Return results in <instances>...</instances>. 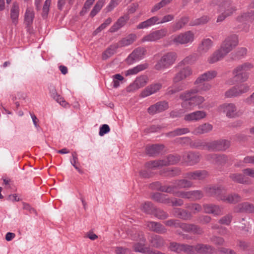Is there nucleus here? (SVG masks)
I'll return each mask as SVG.
<instances>
[{
  "mask_svg": "<svg viewBox=\"0 0 254 254\" xmlns=\"http://www.w3.org/2000/svg\"><path fill=\"white\" fill-rule=\"evenodd\" d=\"M213 45V41L210 39H203L198 46V52L200 54H204L212 47Z\"/></svg>",
  "mask_w": 254,
  "mask_h": 254,
  "instance_id": "25",
  "label": "nucleus"
},
{
  "mask_svg": "<svg viewBox=\"0 0 254 254\" xmlns=\"http://www.w3.org/2000/svg\"><path fill=\"white\" fill-rule=\"evenodd\" d=\"M174 213L176 216L184 220L190 219L192 217L190 212L182 209H175Z\"/></svg>",
  "mask_w": 254,
  "mask_h": 254,
  "instance_id": "38",
  "label": "nucleus"
},
{
  "mask_svg": "<svg viewBox=\"0 0 254 254\" xmlns=\"http://www.w3.org/2000/svg\"><path fill=\"white\" fill-rule=\"evenodd\" d=\"M195 85L194 89L198 90V93L209 91L212 87L211 85L208 83H202Z\"/></svg>",
  "mask_w": 254,
  "mask_h": 254,
  "instance_id": "54",
  "label": "nucleus"
},
{
  "mask_svg": "<svg viewBox=\"0 0 254 254\" xmlns=\"http://www.w3.org/2000/svg\"><path fill=\"white\" fill-rule=\"evenodd\" d=\"M139 238V240L140 241V243H138L134 245V250L135 252L144 253L145 252L144 249V242L145 240L143 237L142 234L141 235L138 234Z\"/></svg>",
  "mask_w": 254,
  "mask_h": 254,
  "instance_id": "50",
  "label": "nucleus"
},
{
  "mask_svg": "<svg viewBox=\"0 0 254 254\" xmlns=\"http://www.w3.org/2000/svg\"><path fill=\"white\" fill-rule=\"evenodd\" d=\"M152 199L156 201L162 203H170V199L167 197L166 194L159 192L153 194L152 195Z\"/></svg>",
  "mask_w": 254,
  "mask_h": 254,
  "instance_id": "42",
  "label": "nucleus"
},
{
  "mask_svg": "<svg viewBox=\"0 0 254 254\" xmlns=\"http://www.w3.org/2000/svg\"><path fill=\"white\" fill-rule=\"evenodd\" d=\"M228 160V157L225 155H217L216 163L218 164H223L225 163Z\"/></svg>",
  "mask_w": 254,
  "mask_h": 254,
  "instance_id": "64",
  "label": "nucleus"
},
{
  "mask_svg": "<svg viewBox=\"0 0 254 254\" xmlns=\"http://www.w3.org/2000/svg\"><path fill=\"white\" fill-rule=\"evenodd\" d=\"M34 17L35 13L33 8L30 7H27L24 14V23L27 26H31L33 23Z\"/></svg>",
  "mask_w": 254,
  "mask_h": 254,
  "instance_id": "32",
  "label": "nucleus"
},
{
  "mask_svg": "<svg viewBox=\"0 0 254 254\" xmlns=\"http://www.w3.org/2000/svg\"><path fill=\"white\" fill-rule=\"evenodd\" d=\"M162 87V84L156 83L151 84L145 88L141 93L140 96L144 98L149 96L159 91Z\"/></svg>",
  "mask_w": 254,
  "mask_h": 254,
  "instance_id": "23",
  "label": "nucleus"
},
{
  "mask_svg": "<svg viewBox=\"0 0 254 254\" xmlns=\"http://www.w3.org/2000/svg\"><path fill=\"white\" fill-rule=\"evenodd\" d=\"M163 160L165 166H167L177 163L180 160V158L177 155H170Z\"/></svg>",
  "mask_w": 254,
  "mask_h": 254,
  "instance_id": "49",
  "label": "nucleus"
},
{
  "mask_svg": "<svg viewBox=\"0 0 254 254\" xmlns=\"http://www.w3.org/2000/svg\"><path fill=\"white\" fill-rule=\"evenodd\" d=\"M174 19V16L173 14H167L164 16L160 21H159V18L157 16H154L139 23L137 25L136 28L138 29L148 28L155 24H163L171 21Z\"/></svg>",
  "mask_w": 254,
  "mask_h": 254,
  "instance_id": "5",
  "label": "nucleus"
},
{
  "mask_svg": "<svg viewBox=\"0 0 254 254\" xmlns=\"http://www.w3.org/2000/svg\"><path fill=\"white\" fill-rule=\"evenodd\" d=\"M147 65L146 64H139L132 68L129 69L125 72V75L128 76L129 75L136 74L138 72L146 69Z\"/></svg>",
  "mask_w": 254,
  "mask_h": 254,
  "instance_id": "41",
  "label": "nucleus"
},
{
  "mask_svg": "<svg viewBox=\"0 0 254 254\" xmlns=\"http://www.w3.org/2000/svg\"><path fill=\"white\" fill-rule=\"evenodd\" d=\"M137 39V36L135 34H130L126 37L122 39L116 44L117 47L122 48L132 44Z\"/></svg>",
  "mask_w": 254,
  "mask_h": 254,
  "instance_id": "28",
  "label": "nucleus"
},
{
  "mask_svg": "<svg viewBox=\"0 0 254 254\" xmlns=\"http://www.w3.org/2000/svg\"><path fill=\"white\" fill-rule=\"evenodd\" d=\"M147 83V77L145 76H141L136 78L135 81L127 87V92H133L143 86Z\"/></svg>",
  "mask_w": 254,
  "mask_h": 254,
  "instance_id": "16",
  "label": "nucleus"
},
{
  "mask_svg": "<svg viewBox=\"0 0 254 254\" xmlns=\"http://www.w3.org/2000/svg\"><path fill=\"white\" fill-rule=\"evenodd\" d=\"M173 0H161L160 1L155 3L151 8L150 11L155 13L161 8L169 5Z\"/></svg>",
  "mask_w": 254,
  "mask_h": 254,
  "instance_id": "36",
  "label": "nucleus"
},
{
  "mask_svg": "<svg viewBox=\"0 0 254 254\" xmlns=\"http://www.w3.org/2000/svg\"><path fill=\"white\" fill-rule=\"evenodd\" d=\"M105 3V0H99L91 10L90 15L91 17L95 16L101 9Z\"/></svg>",
  "mask_w": 254,
  "mask_h": 254,
  "instance_id": "46",
  "label": "nucleus"
},
{
  "mask_svg": "<svg viewBox=\"0 0 254 254\" xmlns=\"http://www.w3.org/2000/svg\"><path fill=\"white\" fill-rule=\"evenodd\" d=\"M169 108L168 102L166 101L158 102L155 104L151 106L148 109V112L150 114H155L167 110Z\"/></svg>",
  "mask_w": 254,
  "mask_h": 254,
  "instance_id": "18",
  "label": "nucleus"
},
{
  "mask_svg": "<svg viewBox=\"0 0 254 254\" xmlns=\"http://www.w3.org/2000/svg\"><path fill=\"white\" fill-rule=\"evenodd\" d=\"M230 178L234 182L239 183H246L248 182L247 179L243 175L240 174H233L231 175Z\"/></svg>",
  "mask_w": 254,
  "mask_h": 254,
  "instance_id": "53",
  "label": "nucleus"
},
{
  "mask_svg": "<svg viewBox=\"0 0 254 254\" xmlns=\"http://www.w3.org/2000/svg\"><path fill=\"white\" fill-rule=\"evenodd\" d=\"M210 20V18L206 15L203 16L200 18L196 19L192 23H191V25H197L200 24H204L207 23Z\"/></svg>",
  "mask_w": 254,
  "mask_h": 254,
  "instance_id": "59",
  "label": "nucleus"
},
{
  "mask_svg": "<svg viewBox=\"0 0 254 254\" xmlns=\"http://www.w3.org/2000/svg\"><path fill=\"white\" fill-rule=\"evenodd\" d=\"M194 39V33L191 31L181 33L173 37L172 41L177 44L191 43Z\"/></svg>",
  "mask_w": 254,
  "mask_h": 254,
  "instance_id": "9",
  "label": "nucleus"
},
{
  "mask_svg": "<svg viewBox=\"0 0 254 254\" xmlns=\"http://www.w3.org/2000/svg\"><path fill=\"white\" fill-rule=\"evenodd\" d=\"M203 193L199 190L177 192V196L191 200L200 199L203 197Z\"/></svg>",
  "mask_w": 254,
  "mask_h": 254,
  "instance_id": "12",
  "label": "nucleus"
},
{
  "mask_svg": "<svg viewBox=\"0 0 254 254\" xmlns=\"http://www.w3.org/2000/svg\"><path fill=\"white\" fill-rule=\"evenodd\" d=\"M192 70L190 67L186 66L178 73H177L174 77L173 78L174 83L179 82L183 80H184L192 74Z\"/></svg>",
  "mask_w": 254,
  "mask_h": 254,
  "instance_id": "19",
  "label": "nucleus"
},
{
  "mask_svg": "<svg viewBox=\"0 0 254 254\" xmlns=\"http://www.w3.org/2000/svg\"><path fill=\"white\" fill-rule=\"evenodd\" d=\"M150 242L153 246L157 248L161 247L164 244V240L163 239L158 235H154L152 236L150 239Z\"/></svg>",
  "mask_w": 254,
  "mask_h": 254,
  "instance_id": "51",
  "label": "nucleus"
},
{
  "mask_svg": "<svg viewBox=\"0 0 254 254\" xmlns=\"http://www.w3.org/2000/svg\"><path fill=\"white\" fill-rule=\"evenodd\" d=\"M186 207L191 210L193 213L200 212L202 209L201 205L197 203L188 205Z\"/></svg>",
  "mask_w": 254,
  "mask_h": 254,
  "instance_id": "61",
  "label": "nucleus"
},
{
  "mask_svg": "<svg viewBox=\"0 0 254 254\" xmlns=\"http://www.w3.org/2000/svg\"><path fill=\"white\" fill-rule=\"evenodd\" d=\"M193 247L194 253L190 254H195L196 253L209 254L213 252V248L211 246L206 245L198 244L195 247Z\"/></svg>",
  "mask_w": 254,
  "mask_h": 254,
  "instance_id": "33",
  "label": "nucleus"
},
{
  "mask_svg": "<svg viewBox=\"0 0 254 254\" xmlns=\"http://www.w3.org/2000/svg\"><path fill=\"white\" fill-rule=\"evenodd\" d=\"M217 72L215 70H209L200 74L194 82V84H199L205 81H209L217 76Z\"/></svg>",
  "mask_w": 254,
  "mask_h": 254,
  "instance_id": "17",
  "label": "nucleus"
},
{
  "mask_svg": "<svg viewBox=\"0 0 254 254\" xmlns=\"http://www.w3.org/2000/svg\"><path fill=\"white\" fill-rule=\"evenodd\" d=\"M192 186V183L186 179H182L176 181L173 184L169 186H161L159 190L163 192L173 193L177 196V192H180L178 189L187 188H190Z\"/></svg>",
  "mask_w": 254,
  "mask_h": 254,
  "instance_id": "4",
  "label": "nucleus"
},
{
  "mask_svg": "<svg viewBox=\"0 0 254 254\" xmlns=\"http://www.w3.org/2000/svg\"><path fill=\"white\" fill-rule=\"evenodd\" d=\"M195 61V55H191L185 58L182 61L179 63L178 65L183 64H191Z\"/></svg>",
  "mask_w": 254,
  "mask_h": 254,
  "instance_id": "58",
  "label": "nucleus"
},
{
  "mask_svg": "<svg viewBox=\"0 0 254 254\" xmlns=\"http://www.w3.org/2000/svg\"><path fill=\"white\" fill-rule=\"evenodd\" d=\"M240 22L254 21V10L245 13L238 18Z\"/></svg>",
  "mask_w": 254,
  "mask_h": 254,
  "instance_id": "45",
  "label": "nucleus"
},
{
  "mask_svg": "<svg viewBox=\"0 0 254 254\" xmlns=\"http://www.w3.org/2000/svg\"><path fill=\"white\" fill-rule=\"evenodd\" d=\"M129 16L127 14H126L123 16L120 17L117 20V21L113 25V26L110 28V32H115L117 31L125 25V24L129 20Z\"/></svg>",
  "mask_w": 254,
  "mask_h": 254,
  "instance_id": "24",
  "label": "nucleus"
},
{
  "mask_svg": "<svg viewBox=\"0 0 254 254\" xmlns=\"http://www.w3.org/2000/svg\"><path fill=\"white\" fill-rule=\"evenodd\" d=\"M179 227L181 228L186 232L192 233L195 234H201L203 232L202 229L200 227L194 224L180 223Z\"/></svg>",
  "mask_w": 254,
  "mask_h": 254,
  "instance_id": "26",
  "label": "nucleus"
},
{
  "mask_svg": "<svg viewBox=\"0 0 254 254\" xmlns=\"http://www.w3.org/2000/svg\"><path fill=\"white\" fill-rule=\"evenodd\" d=\"M177 55L175 52H171L164 54L155 66L157 70L167 68L172 65L175 62Z\"/></svg>",
  "mask_w": 254,
  "mask_h": 254,
  "instance_id": "6",
  "label": "nucleus"
},
{
  "mask_svg": "<svg viewBox=\"0 0 254 254\" xmlns=\"http://www.w3.org/2000/svg\"><path fill=\"white\" fill-rule=\"evenodd\" d=\"M239 96V93L236 86L232 87L225 92V96L227 98H232Z\"/></svg>",
  "mask_w": 254,
  "mask_h": 254,
  "instance_id": "55",
  "label": "nucleus"
},
{
  "mask_svg": "<svg viewBox=\"0 0 254 254\" xmlns=\"http://www.w3.org/2000/svg\"><path fill=\"white\" fill-rule=\"evenodd\" d=\"M208 143L209 142H207L200 139H197L192 141V142L190 143V147L208 150Z\"/></svg>",
  "mask_w": 254,
  "mask_h": 254,
  "instance_id": "40",
  "label": "nucleus"
},
{
  "mask_svg": "<svg viewBox=\"0 0 254 254\" xmlns=\"http://www.w3.org/2000/svg\"><path fill=\"white\" fill-rule=\"evenodd\" d=\"M253 65L249 63H245L237 66L233 71V74L236 79H230L227 81L229 85H233L235 81L244 82L248 80L249 77L248 71L253 68Z\"/></svg>",
  "mask_w": 254,
  "mask_h": 254,
  "instance_id": "3",
  "label": "nucleus"
},
{
  "mask_svg": "<svg viewBox=\"0 0 254 254\" xmlns=\"http://www.w3.org/2000/svg\"><path fill=\"white\" fill-rule=\"evenodd\" d=\"M49 89L51 97L62 106L66 107V105L67 104V103L62 97L58 94L55 87L53 85H50Z\"/></svg>",
  "mask_w": 254,
  "mask_h": 254,
  "instance_id": "30",
  "label": "nucleus"
},
{
  "mask_svg": "<svg viewBox=\"0 0 254 254\" xmlns=\"http://www.w3.org/2000/svg\"><path fill=\"white\" fill-rule=\"evenodd\" d=\"M119 1V0H111L108 5L105 8V12L107 13L112 11L118 5Z\"/></svg>",
  "mask_w": 254,
  "mask_h": 254,
  "instance_id": "62",
  "label": "nucleus"
},
{
  "mask_svg": "<svg viewBox=\"0 0 254 254\" xmlns=\"http://www.w3.org/2000/svg\"><path fill=\"white\" fill-rule=\"evenodd\" d=\"M198 93V90L195 89L194 88L190 90L186 91L183 93H182L180 95V98L184 101H186L187 100H189L190 99L192 98V95L194 94Z\"/></svg>",
  "mask_w": 254,
  "mask_h": 254,
  "instance_id": "43",
  "label": "nucleus"
},
{
  "mask_svg": "<svg viewBox=\"0 0 254 254\" xmlns=\"http://www.w3.org/2000/svg\"><path fill=\"white\" fill-rule=\"evenodd\" d=\"M169 249L173 252L180 253L184 252L187 254H193V247L191 246L180 244L177 243H171L169 246Z\"/></svg>",
  "mask_w": 254,
  "mask_h": 254,
  "instance_id": "14",
  "label": "nucleus"
},
{
  "mask_svg": "<svg viewBox=\"0 0 254 254\" xmlns=\"http://www.w3.org/2000/svg\"><path fill=\"white\" fill-rule=\"evenodd\" d=\"M211 7L218 6L222 13L217 17V23L223 21L227 17L231 16L236 10L234 4L229 0H212L209 3Z\"/></svg>",
  "mask_w": 254,
  "mask_h": 254,
  "instance_id": "1",
  "label": "nucleus"
},
{
  "mask_svg": "<svg viewBox=\"0 0 254 254\" xmlns=\"http://www.w3.org/2000/svg\"><path fill=\"white\" fill-rule=\"evenodd\" d=\"M148 228L157 233H164L165 231L164 227L159 223L154 222H149L147 224Z\"/></svg>",
  "mask_w": 254,
  "mask_h": 254,
  "instance_id": "34",
  "label": "nucleus"
},
{
  "mask_svg": "<svg viewBox=\"0 0 254 254\" xmlns=\"http://www.w3.org/2000/svg\"><path fill=\"white\" fill-rule=\"evenodd\" d=\"M238 44V37L235 34L228 36L221 46V49L227 54L235 48Z\"/></svg>",
  "mask_w": 254,
  "mask_h": 254,
  "instance_id": "10",
  "label": "nucleus"
},
{
  "mask_svg": "<svg viewBox=\"0 0 254 254\" xmlns=\"http://www.w3.org/2000/svg\"><path fill=\"white\" fill-rule=\"evenodd\" d=\"M19 15V4L17 2H14L12 3L10 10V19L13 24L16 25L18 23Z\"/></svg>",
  "mask_w": 254,
  "mask_h": 254,
  "instance_id": "27",
  "label": "nucleus"
},
{
  "mask_svg": "<svg viewBox=\"0 0 254 254\" xmlns=\"http://www.w3.org/2000/svg\"><path fill=\"white\" fill-rule=\"evenodd\" d=\"M204 211L206 213H211L214 215H219L222 213V208L219 206L212 204L203 205Z\"/></svg>",
  "mask_w": 254,
  "mask_h": 254,
  "instance_id": "29",
  "label": "nucleus"
},
{
  "mask_svg": "<svg viewBox=\"0 0 254 254\" xmlns=\"http://www.w3.org/2000/svg\"><path fill=\"white\" fill-rule=\"evenodd\" d=\"M181 106L186 111L192 110L195 107L193 98L183 101Z\"/></svg>",
  "mask_w": 254,
  "mask_h": 254,
  "instance_id": "48",
  "label": "nucleus"
},
{
  "mask_svg": "<svg viewBox=\"0 0 254 254\" xmlns=\"http://www.w3.org/2000/svg\"><path fill=\"white\" fill-rule=\"evenodd\" d=\"M163 149V146L162 145L154 144L147 146L146 150L147 154L150 155H154L159 153Z\"/></svg>",
  "mask_w": 254,
  "mask_h": 254,
  "instance_id": "39",
  "label": "nucleus"
},
{
  "mask_svg": "<svg viewBox=\"0 0 254 254\" xmlns=\"http://www.w3.org/2000/svg\"><path fill=\"white\" fill-rule=\"evenodd\" d=\"M140 208L143 212L149 213L152 210V205L151 202H146L141 204Z\"/></svg>",
  "mask_w": 254,
  "mask_h": 254,
  "instance_id": "57",
  "label": "nucleus"
},
{
  "mask_svg": "<svg viewBox=\"0 0 254 254\" xmlns=\"http://www.w3.org/2000/svg\"><path fill=\"white\" fill-rule=\"evenodd\" d=\"M183 161L189 165H193L199 161V155L193 152H186L183 155Z\"/></svg>",
  "mask_w": 254,
  "mask_h": 254,
  "instance_id": "21",
  "label": "nucleus"
},
{
  "mask_svg": "<svg viewBox=\"0 0 254 254\" xmlns=\"http://www.w3.org/2000/svg\"><path fill=\"white\" fill-rule=\"evenodd\" d=\"M168 35V30L166 28H162L155 30L145 35L141 39V42H156L163 38Z\"/></svg>",
  "mask_w": 254,
  "mask_h": 254,
  "instance_id": "8",
  "label": "nucleus"
},
{
  "mask_svg": "<svg viewBox=\"0 0 254 254\" xmlns=\"http://www.w3.org/2000/svg\"><path fill=\"white\" fill-rule=\"evenodd\" d=\"M116 43L111 45L102 54V59L106 60L113 56L116 52L117 49L119 48L117 46Z\"/></svg>",
  "mask_w": 254,
  "mask_h": 254,
  "instance_id": "37",
  "label": "nucleus"
},
{
  "mask_svg": "<svg viewBox=\"0 0 254 254\" xmlns=\"http://www.w3.org/2000/svg\"><path fill=\"white\" fill-rule=\"evenodd\" d=\"M213 126L208 123H205L199 125L195 127L192 133L194 135H200L207 133L212 130Z\"/></svg>",
  "mask_w": 254,
  "mask_h": 254,
  "instance_id": "22",
  "label": "nucleus"
},
{
  "mask_svg": "<svg viewBox=\"0 0 254 254\" xmlns=\"http://www.w3.org/2000/svg\"><path fill=\"white\" fill-rule=\"evenodd\" d=\"M227 54L220 47L210 56L208 59V62L209 64L215 63L221 60Z\"/></svg>",
  "mask_w": 254,
  "mask_h": 254,
  "instance_id": "31",
  "label": "nucleus"
},
{
  "mask_svg": "<svg viewBox=\"0 0 254 254\" xmlns=\"http://www.w3.org/2000/svg\"><path fill=\"white\" fill-rule=\"evenodd\" d=\"M146 51L145 48L138 47L133 51L127 59V64H131L135 61L139 60L143 58Z\"/></svg>",
  "mask_w": 254,
  "mask_h": 254,
  "instance_id": "15",
  "label": "nucleus"
},
{
  "mask_svg": "<svg viewBox=\"0 0 254 254\" xmlns=\"http://www.w3.org/2000/svg\"><path fill=\"white\" fill-rule=\"evenodd\" d=\"M218 111L226 115L228 118H234L240 116L242 114L238 111L235 104L233 103H225L218 107Z\"/></svg>",
  "mask_w": 254,
  "mask_h": 254,
  "instance_id": "7",
  "label": "nucleus"
},
{
  "mask_svg": "<svg viewBox=\"0 0 254 254\" xmlns=\"http://www.w3.org/2000/svg\"><path fill=\"white\" fill-rule=\"evenodd\" d=\"M236 86L237 87L240 96L244 93H247L250 90V86L247 83L241 84Z\"/></svg>",
  "mask_w": 254,
  "mask_h": 254,
  "instance_id": "56",
  "label": "nucleus"
},
{
  "mask_svg": "<svg viewBox=\"0 0 254 254\" xmlns=\"http://www.w3.org/2000/svg\"><path fill=\"white\" fill-rule=\"evenodd\" d=\"M205 191L207 195L216 197L229 203H235L240 201L241 199L240 196L236 194L225 195V190L221 187H207L205 189Z\"/></svg>",
  "mask_w": 254,
  "mask_h": 254,
  "instance_id": "2",
  "label": "nucleus"
},
{
  "mask_svg": "<svg viewBox=\"0 0 254 254\" xmlns=\"http://www.w3.org/2000/svg\"><path fill=\"white\" fill-rule=\"evenodd\" d=\"M124 77L120 74H117L113 76L114 87L117 88L120 85L119 81H122Z\"/></svg>",
  "mask_w": 254,
  "mask_h": 254,
  "instance_id": "63",
  "label": "nucleus"
},
{
  "mask_svg": "<svg viewBox=\"0 0 254 254\" xmlns=\"http://www.w3.org/2000/svg\"><path fill=\"white\" fill-rule=\"evenodd\" d=\"M237 211L239 212H254V206L248 202L239 204L237 206Z\"/></svg>",
  "mask_w": 254,
  "mask_h": 254,
  "instance_id": "35",
  "label": "nucleus"
},
{
  "mask_svg": "<svg viewBox=\"0 0 254 254\" xmlns=\"http://www.w3.org/2000/svg\"><path fill=\"white\" fill-rule=\"evenodd\" d=\"M208 150L224 151L230 146V141L225 139L215 140L208 143Z\"/></svg>",
  "mask_w": 254,
  "mask_h": 254,
  "instance_id": "11",
  "label": "nucleus"
},
{
  "mask_svg": "<svg viewBox=\"0 0 254 254\" xmlns=\"http://www.w3.org/2000/svg\"><path fill=\"white\" fill-rule=\"evenodd\" d=\"M190 130L189 128L187 127L179 128H177L173 131L169 133L168 135L169 136H174L176 135H181L190 132Z\"/></svg>",
  "mask_w": 254,
  "mask_h": 254,
  "instance_id": "52",
  "label": "nucleus"
},
{
  "mask_svg": "<svg viewBox=\"0 0 254 254\" xmlns=\"http://www.w3.org/2000/svg\"><path fill=\"white\" fill-rule=\"evenodd\" d=\"M207 176V172L205 170H196L186 173L185 178L189 180H201Z\"/></svg>",
  "mask_w": 254,
  "mask_h": 254,
  "instance_id": "20",
  "label": "nucleus"
},
{
  "mask_svg": "<svg viewBox=\"0 0 254 254\" xmlns=\"http://www.w3.org/2000/svg\"><path fill=\"white\" fill-rule=\"evenodd\" d=\"M206 116L207 114L206 112L198 110L185 115L184 120L188 122H196L203 120Z\"/></svg>",
  "mask_w": 254,
  "mask_h": 254,
  "instance_id": "13",
  "label": "nucleus"
},
{
  "mask_svg": "<svg viewBox=\"0 0 254 254\" xmlns=\"http://www.w3.org/2000/svg\"><path fill=\"white\" fill-rule=\"evenodd\" d=\"M51 3V0H46L43 7L42 16L44 18L46 17Z\"/></svg>",
  "mask_w": 254,
  "mask_h": 254,
  "instance_id": "60",
  "label": "nucleus"
},
{
  "mask_svg": "<svg viewBox=\"0 0 254 254\" xmlns=\"http://www.w3.org/2000/svg\"><path fill=\"white\" fill-rule=\"evenodd\" d=\"M164 160L150 161L146 164V168L148 169H155L165 166Z\"/></svg>",
  "mask_w": 254,
  "mask_h": 254,
  "instance_id": "47",
  "label": "nucleus"
},
{
  "mask_svg": "<svg viewBox=\"0 0 254 254\" xmlns=\"http://www.w3.org/2000/svg\"><path fill=\"white\" fill-rule=\"evenodd\" d=\"M189 18L188 17H183L179 19L173 26V31H176L182 28L188 22Z\"/></svg>",
  "mask_w": 254,
  "mask_h": 254,
  "instance_id": "44",
  "label": "nucleus"
}]
</instances>
